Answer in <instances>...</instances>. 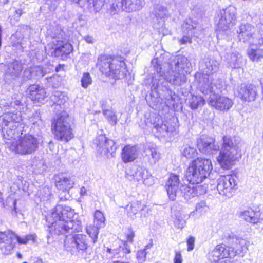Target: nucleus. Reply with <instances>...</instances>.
I'll use <instances>...</instances> for the list:
<instances>
[{
  "label": "nucleus",
  "instance_id": "obj_9",
  "mask_svg": "<svg viewBox=\"0 0 263 263\" xmlns=\"http://www.w3.org/2000/svg\"><path fill=\"white\" fill-rule=\"evenodd\" d=\"M3 120L4 124V126L2 127L3 138L7 140L15 139L23 127L21 111L11 110L4 115Z\"/></svg>",
  "mask_w": 263,
  "mask_h": 263
},
{
  "label": "nucleus",
  "instance_id": "obj_53",
  "mask_svg": "<svg viewBox=\"0 0 263 263\" xmlns=\"http://www.w3.org/2000/svg\"><path fill=\"white\" fill-rule=\"evenodd\" d=\"M252 41H250V42L253 44V46H261L263 44V37L261 35H256V37L252 36Z\"/></svg>",
  "mask_w": 263,
  "mask_h": 263
},
{
  "label": "nucleus",
  "instance_id": "obj_36",
  "mask_svg": "<svg viewBox=\"0 0 263 263\" xmlns=\"http://www.w3.org/2000/svg\"><path fill=\"white\" fill-rule=\"evenodd\" d=\"M209 210L210 206L206 201L201 200L196 203L195 211L191 212L188 217H189L193 215L195 212L199 213L200 215H202L209 212Z\"/></svg>",
  "mask_w": 263,
  "mask_h": 263
},
{
  "label": "nucleus",
  "instance_id": "obj_57",
  "mask_svg": "<svg viewBox=\"0 0 263 263\" xmlns=\"http://www.w3.org/2000/svg\"><path fill=\"white\" fill-rule=\"evenodd\" d=\"M132 241V237L130 235L128 236V241L124 242L122 248L125 253H129L130 252V246L128 245V242Z\"/></svg>",
  "mask_w": 263,
  "mask_h": 263
},
{
  "label": "nucleus",
  "instance_id": "obj_42",
  "mask_svg": "<svg viewBox=\"0 0 263 263\" xmlns=\"http://www.w3.org/2000/svg\"><path fill=\"white\" fill-rule=\"evenodd\" d=\"M105 218L103 213L99 210H96L94 214V224L99 228L105 226Z\"/></svg>",
  "mask_w": 263,
  "mask_h": 263
},
{
  "label": "nucleus",
  "instance_id": "obj_22",
  "mask_svg": "<svg viewBox=\"0 0 263 263\" xmlns=\"http://www.w3.org/2000/svg\"><path fill=\"white\" fill-rule=\"evenodd\" d=\"M179 184V176L175 174H171L165 185L167 195L170 200H175L177 196L179 195V191L178 190Z\"/></svg>",
  "mask_w": 263,
  "mask_h": 263
},
{
  "label": "nucleus",
  "instance_id": "obj_33",
  "mask_svg": "<svg viewBox=\"0 0 263 263\" xmlns=\"http://www.w3.org/2000/svg\"><path fill=\"white\" fill-rule=\"evenodd\" d=\"M248 55L253 62H259L263 58V49L252 46L248 49Z\"/></svg>",
  "mask_w": 263,
  "mask_h": 263
},
{
  "label": "nucleus",
  "instance_id": "obj_16",
  "mask_svg": "<svg viewBox=\"0 0 263 263\" xmlns=\"http://www.w3.org/2000/svg\"><path fill=\"white\" fill-rule=\"evenodd\" d=\"M73 51L72 45L68 43H65L63 40H57L52 43L50 55L52 57L64 59Z\"/></svg>",
  "mask_w": 263,
  "mask_h": 263
},
{
  "label": "nucleus",
  "instance_id": "obj_19",
  "mask_svg": "<svg viewBox=\"0 0 263 263\" xmlns=\"http://www.w3.org/2000/svg\"><path fill=\"white\" fill-rule=\"evenodd\" d=\"M55 185L57 189L64 193H67L74 185V179L66 174H58L54 176Z\"/></svg>",
  "mask_w": 263,
  "mask_h": 263
},
{
  "label": "nucleus",
  "instance_id": "obj_58",
  "mask_svg": "<svg viewBox=\"0 0 263 263\" xmlns=\"http://www.w3.org/2000/svg\"><path fill=\"white\" fill-rule=\"evenodd\" d=\"M120 7L117 4L113 3L110 6L108 11L111 15H115L117 14L120 10Z\"/></svg>",
  "mask_w": 263,
  "mask_h": 263
},
{
  "label": "nucleus",
  "instance_id": "obj_26",
  "mask_svg": "<svg viewBox=\"0 0 263 263\" xmlns=\"http://www.w3.org/2000/svg\"><path fill=\"white\" fill-rule=\"evenodd\" d=\"M78 4L80 7H84L95 12H99L104 5V0H70Z\"/></svg>",
  "mask_w": 263,
  "mask_h": 263
},
{
  "label": "nucleus",
  "instance_id": "obj_41",
  "mask_svg": "<svg viewBox=\"0 0 263 263\" xmlns=\"http://www.w3.org/2000/svg\"><path fill=\"white\" fill-rule=\"evenodd\" d=\"M49 34L51 37L55 39L54 41L55 42H56L57 40H63L64 39L65 32L60 27L56 26L53 28L51 31L49 32Z\"/></svg>",
  "mask_w": 263,
  "mask_h": 263
},
{
  "label": "nucleus",
  "instance_id": "obj_30",
  "mask_svg": "<svg viewBox=\"0 0 263 263\" xmlns=\"http://www.w3.org/2000/svg\"><path fill=\"white\" fill-rule=\"evenodd\" d=\"M224 57L227 59L229 66L232 68H239L242 64V57L236 53L229 54L226 53Z\"/></svg>",
  "mask_w": 263,
  "mask_h": 263
},
{
  "label": "nucleus",
  "instance_id": "obj_55",
  "mask_svg": "<svg viewBox=\"0 0 263 263\" xmlns=\"http://www.w3.org/2000/svg\"><path fill=\"white\" fill-rule=\"evenodd\" d=\"M144 5V0H133V10H139L143 7Z\"/></svg>",
  "mask_w": 263,
  "mask_h": 263
},
{
  "label": "nucleus",
  "instance_id": "obj_5",
  "mask_svg": "<svg viewBox=\"0 0 263 263\" xmlns=\"http://www.w3.org/2000/svg\"><path fill=\"white\" fill-rule=\"evenodd\" d=\"M217 161L221 167L226 170L231 168L236 160L241 156L239 141L235 137L224 136Z\"/></svg>",
  "mask_w": 263,
  "mask_h": 263
},
{
  "label": "nucleus",
  "instance_id": "obj_32",
  "mask_svg": "<svg viewBox=\"0 0 263 263\" xmlns=\"http://www.w3.org/2000/svg\"><path fill=\"white\" fill-rule=\"evenodd\" d=\"M154 127L160 135L164 136L166 134L171 133L175 130V126L164 122L154 123Z\"/></svg>",
  "mask_w": 263,
  "mask_h": 263
},
{
  "label": "nucleus",
  "instance_id": "obj_43",
  "mask_svg": "<svg viewBox=\"0 0 263 263\" xmlns=\"http://www.w3.org/2000/svg\"><path fill=\"white\" fill-rule=\"evenodd\" d=\"M121 157L124 163L132 161V146L130 145H126L123 148Z\"/></svg>",
  "mask_w": 263,
  "mask_h": 263
},
{
  "label": "nucleus",
  "instance_id": "obj_21",
  "mask_svg": "<svg viewBox=\"0 0 263 263\" xmlns=\"http://www.w3.org/2000/svg\"><path fill=\"white\" fill-rule=\"evenodd\" d=\"M219 65V62L214 57H207L200 62L199 68L204 74L208 76L217 72Z\"/></svg>",
  "mask_w": 263,
  "mask_h": 263
},
{
  "label": "nucleus",
  "instance_id": "obj_8",
  "mask_svg": "<svg viewBox=\"0 0 263 263\" xmlns=\"http://www.w3.org/2000/svg\"><path fill=\"white\" fill-rule=\"evenodd\" d=\"M51 130L54 138L58 140L68 142L74 137L69 116L66 111H62L54 117Z\"/></svg>",
  "mask_w": 263,
  "mask_h": 263
},
{
  "label": "nucleus",
  "instance_id": "obj_11",
  "mask_svg": "<svg viewBox=\"0 0 263 263\" xmlns=\"http://www.w3.org/2000/svg\"><path fill=\"white\" fill-rule=\"evenodd\" d=\"M236 8L231 6L220 11L216 17V20H218L217 30L219 33L218 35L221 31H227L232 26L236 18Z\"/></svg>",
  "mask_w": 263,
  "mask_h": 263
},
{
  "label": "nucleus",
  "instance_id": "obj_38",
  "mask_svg": "<svg viewBox=\"0 0 263 263\" xmlns=\"http://www.w3.org/2000/svg\"><path fill=\"white\" fill-rule=\"evenodd\" d=\"M190 105L192 109H196L198 107L205 104V99L201 96L193 95L189 100Z\"/></svg>",
  "mask_w": 263,
  "mask_h": 263
},
{
  "label": "nucleus",
  "instance_id": "obj_3",
  "mask_svg": "<svg viewBox=\"0 0 263 263\" xmlns=\"http://www.w3.org/2000/svg\"><path fill=\"white\" fill-rule=\"evenodd\" d=\"M225 88L224 82L220 79L210 81L208 78L203 77L198 84L199 91L205 97H208L207 101L209 105L222 111L229 110L233 105V102L230 98L218 93Z\"/></svg>",
  "mask_w": 263,
  "mask_h": 263
},
{
  "label": "nucleus",
  "instance_id": "obj_12",
  "mask_svg": "<svg viewBox=\"0 0 263 263\" xmlns=\"http://www.w3.org/2000/svg\"><path fill=\"white\" fill-rule=\"evenodd\" d=\"M236 177L232 175L222 176L218 179L217 189L219 193L228 198L237 188Z\"/></svg>",
  "mask_w": 263,
  "mask_h": 263
},
{
  "label": "nucleus",
  "instance_id": "obj_7",
  "mask_svg": "<svg viewBox=\"0 0 263 263\" xmlns=\"http://www.w3.org/2000/svg\"><path fill=\"white\" fill-rule=\"evenodd\" d=\"M125 64L117 58H112L106 55H101L98 58L97 66L100 71L107 76L115 79H121L126 77L127 70Z\"/></svg>",
  "mask_w": 263,
  "mask_h": 263
},
{
  "label": "nucleus",
  "instance_id": "obj_23",
  "mask_svg": "<svg viewBox=\"0 0 263 263\" xmlns=\"http://www.w3.org/2000/svg\"><path fill=\"white\" fill-rule=\"evenodd\" d=\"M133 177L137 181L143 180V183L148 186L153 184V179L148 171L142 166L134 165L133 167Z\"/></svg>",
  "mask_w": 263,
  "mask_h": 263
},
{
  "label": "nucleus",
  "instance_id": "obj_50",
  "mask_svg": "<svg viewBox=\"0 0 263 263\" xmlns=\"http://www.w3.org/2000/svg\"><path fill=\"white\" fill-rule=\"evenodd\" d=\"M152 245H147L144 250L139 251L137 253V259L139 263H142L145 260L146 252L145 250L151 247Z\"/></svg>",
  "mask_w": 263,
  "mask_h": 263
},
{
  "label": "nucleus",
  "instance_id": "obj_1",
  "mask_svg": "<svg viewBox=\"0 0 263 263\" xmlns=\"http://www.w3.org/2000/svg\"><path fill=\"white\" fill-rule=\"evenodd\" d=\"M151 64L156 73L152 78L151 92L146 97L147 103L156 110L174 105L178 96L168 88V83L175 86L183 85L191 63L185 56H172L167 60L164 54L156 53Z\"/></svg>",
  "mask_w": 263,
  "mask_h": 263
},
{
  "label": "nucleus",
  "instance_id": "obj_29",
  "mask_svg": "<svg viewBox=\"0 0 263 263\" xmlns=\"http://www.w3.org/2000/svg\"><path fill=\"white\" fill-rule=\"evenodd\" d=\"M144 156L147 158L148 162L152 165L155 164L160 158V154L157 152L155 147L150 143L146 144Z\"/></svg>",
  "mask_w": 263,
  "mask_h": 263
},
{
  "label": "nucleus",
  "instance_id": "obj_14",
  "mask_svg": "<svg viewBox=\"0 0 263 263\" xmlns=\"http://www.w3.org/2000/svg\"><path fill=\"white\" fill-rule=\"evenodd\" d=\"M197 146L200 152L209 155L219 149V146L215 144V138L206 136H202L197 140Z\"/></svg>",
  "mask_w": 263,
  "mask_h": 263
},
{
  "label": "nucleus",
  "instance_id": "obj_39",
  "mask_svg": "<svg viewBox=\"0 0 263 263\" xmlns=\"http://www.w3.org/2000/svg\"><path fill=\"white\" fill-rule=\"evenodd\" d=\"M175 217L174 220L175 227L177 229H182L186 224L185 219L186 215L177 211L175 212Z\"/></svg>",
  "mask_w": 263,
  "mask_h": 263
},
{
  "label": "nucleus",
  "instance_id": "obj_60",
  "mask_svg": "<svg viewBox=\"0 0 263 263\" xmlns=\"http://www.w3.org/2000/svg\"><path fill=\"white\" fill-rule=\"evenodd\" d=\"M59 198L60 201H66L70 198V196L69 195V191L67 193H64V192L61 191V193L59 195Z\"/></svg>",
  "mask_w": 263,
  "mask_h": 263
},
{
  "label": "nucleus",
  "instance_id": "obj_44",
  "mask_svg": "<svg viewBox=\"0 0 263 263\" xmlns=\"http://www.w3.org/2000/svg\"><path fill=\"white\" fill-rule=\"evenodd\" d=\"M32 72L34 74V79L42 77L50 72V70L47 67L36 66L32 67Z\"/></svg>",
  "mask_w": 263,
  "mask_h": 263
},
{
  "label": "nucleus",
  "instance_id": "obj_35",
  "mask_svg": "<svg viewBox=\"0 0 263 263\" xmlns=\"http://www.w3.org/2000/svg\"><path fill=\"white\" fill-rule=\"evenodd\" d=\"M198 24L196 21H193L190 18L186 19L183 23L182 26V32H189L191 34H194L195 30H197Z\"/></svg>",
  "mask_w": 263,
  "mask_h": 263
},
{
  "label": "nucleus",
  "instance_id": "obj_18",
  "mask_svg": "<svg viewBox=\"0 0 263 263\" xmlns=\"http://www.w3.org/2000/svg\"><path fill=\"white\" fill-rule=\"evenodd\" d=\"M237 96L242 100L247 102L254 101L257 96V87L251 84H241L237 89Z\"/></svg>",
  "mask_w": 263,
  "mask_h": 263
},
{
  "label": "nucleus",
  "instance_id": "obj_20",
  "mask_svg": "<svg viewBox=\"0 0 263 263\" xmlns=\"http://www.w3.org/2000/svg\"><path fill=\"white\" fill-rule=\"evenodd\" d=\"M207 187L205 186L196 185L192 187L182 184L180 186L179 194L186 201L192 198L206 193Z\"/></svg>",
  "mask_w": 263,
  "mask_h": 263
},
{
  "label": "nucleus",
  "instance_id": "obj_15",
  "mask_svg": "<svg viewBox=\"0 0 263 263\" xmlns=\"http://www.w3.org/2000/svg\"><path fill=\"white\" fill-rule=\"evenodd\" d=\"M16 234L11 231L0 232V250L6 255L10 254L15 246Z\"/></svg>",
  "mask_w": 263,
  "mask_h": 263
},
{
  "label": "nucleus",
  "instance_id": "obj_52",
  "mask_svg": "<svg viewBox=\"0 0 263 263\" xmlns=\"http://www.w3.org/2000/svg\"><path fill=\"white\" fill-rule=\"evenodd\" d=\"M132 0H121L122 9L127 12L132 11Z\"/></svg>",
  "mask_w": 263,
  "mask_h": 263
},
{
  "label": "nucleus",
  "instance_id": "obj_2",
  "mask_svg": "<svg viewBox=\"0 0 263 263\" xmlns=\"http://www.w3.org/2000/svg\"><path fill=\"white\" fill-rule=\"evenodd\" d=\"M74 215V211L70 206L58 204L52 210L51 216L47 218L49 223H51L47 229L51 236L71 233L66 236L64 248L72 254L80 250L86 251L88 248L86 235L73 234L78 231V226L72 219Z\"/></svg>",
  "mask_w": 263,
  "mask_h": 263
},
{
  "label": "nucleus",
  "instance_id": "obj_13",
  "mask_svg": "<svg viewBox=\"0 0 263 263\" xmlns=\"http://www.w3.org/2000/svg\"><path fill=\"white\" fill-rule=\"evenodd\" d=\"M94 143L97 146L98 152L107 157L109 155L112 156L117 149L114 141L108 139L104 135H98L95 140Z\"/></svg>",
  "mask_w": 263,
  "mask_h": 263
},
{
  "label": "nucleus",
  "instance_id": "obj_51",
  "mask_svg": "<svg viewBox=\"0 0 263 263\" xmlns=\"http://www.w3.org/2000/svg\"><path fill=\"white\" fill-rule=\"evenodd\" d=\"M183 36L179 40V43L180 45H185L187 43L191 44L192 43L191 37L193 34L189 33V32H182Z\"/></svg>",
  "mask_w": 263,
  "mask_h": 263
},
{
  "label": "nucleus",
  "instance_id": "obj_49",
  "mask_svg": "<svg viewBox=\"0 0 263 263\" xmlns=\"http://www.w3.org/2000/svg\"><path fill=\"white\" fill-rule=\"evenodd\" d=\"M36 236L35 234L27 235L24 237H20L16 234V240L20 244H26L28 241H34Z\"/></svg>",
  "mask_w": 263,
  "mask_h": 263
},
{
  "label": "nucleus",
  "instance_id": "obj_61",
  "mask_svg": "<svg viewBox=\"0 0 263 263\" xmlns=\"http://www.w3.org/2000/svg\"><path fill=\"white\" fill-rule=\"evenodd\" d=\"M174 263H182V256L180 251H175V256L174 258Z\"/></svg>",
  "mask_w": 263,
  "mask_h": 263
},
{
  "label": "nucleus",
  "instance_id": "obj_37",
  "mask_svg": "<svg viewBox=\"0 0 263 263\" xmlns=\"http://www.w3.org/2000/svg\"><path fill=\"white\" fill-rule=\"evenodd\" d=\"M33 172L36 174H41L45 171L47 169V166L43 159L34 158L32 160V164Z\"/></svg>",
  "mask_w": 263,
  "mask_h": 263
},
{
  "label": "nucleus",
  "instance_id": "obj_10",
  "mask_svg": "<svg viewBox=\"0 0 263 263\" xmlns=\"http://www.w3.org/2000/svg\"><path fill=\"white\" fill-rule=\"evenodd\" d=\"M7 143L11 151L15 154L25 155L31 154L37 149L39 140L32 135L26 134L18 140Z\"/></svg>",
  "mask_w": 263,
  "mask_h": 263
},
{
  "label": "nucleus",
  "instance_id": "obj_31",
  "mask_svg": "<svg viewBox=\"0 0 263 263\" xmlns=\"http://www.w3.org/2000/svg\"><path fill=\"white\" fill-rule=\"evenodd\" d=\"M29 120L32 124V128L34 130L36 129V132L37 133H39L44 126V122L41 119V115L40 111H35L29 118Z\"/></svg>",
  "mask_w": 263,
  "mask_h": 263
},
{
  "label": "nucleus",
  "instance_id": "obj_56",
  "mask_svg": "<svg viewBox=\"0 0 263 263\" xmlns=\"http://www.w3.org/2000/svg\"><path fill=\"white\" fill-rule=\"evenodd\" d=\"M24 12L23 9L18 8V9H15V11H14V15L12 16L13 18H11L10 19L11 23V24L13 23V19L16 22L18 21L20 17L21 16V15L23 14V13Z\"/></svg>",
  "mask_w": 263,
  "mask_h": 263
},
{
  "label": "nucleus",
  "instance_id": "obj_28",
  "mask_svg": "<svg viewBox=\"0 0 263 263\" xmlns=\"http://www.w3.org/2000/svg\"><path fill=\"white\" fill-rule=\"evenodd\" d=\"M32 100L43 103L46 98L45 90L39 85H33L28 88Z\"/></svg>",
  "mask_w": 263,
  "mask_h": 263
},
{
  "label": "nucleus",
  "instance_id": "obj_54",
  "mask_svg": "<svg viewBox=\"0 0 263 263\" xmlns=\"http://www.w3.org/2000/svg\"><path fill=\"white\" fill-rule=\"evenodd\" d=\"M32 67L26 69L23 72V79L25 80L34 79V74L32 72Z\"/></svg>",
  "mask_w": 263,
  "mask_h": 263
},
{
  "label": "nucleus",
  "instance_id": "obj_17",
  "mask_svg": "<svg viewBox=\"0 0 263 263\" xmlns=\"http://www.w3.org/2000/svg\"><path fill=\"white\" fill-rule=\"evenodd\" d=\"M5 67V79L9 82L20 78L23 69L21 61L16 60L8 63Z\"/></svg>",
  "mask_w": 263,
  "mask_h": 263
},
{
  "label": "nucleus",
  "instance_id": "obj_27",
  "mask_svg": "<svg viewBox=\"0 0 263 263\" xmlns=\"http://www.w3.org/2000/svg\"><path fill=\"white\" fill-rule=\"evenodd\" d=\"M254 28L250 24H241L237 30L240 41L246 42L251 41L254 35Z\"/></svg>",
  "mask_w": 263,
  "mask_h": 263
},
{
  "label": "nucleus",
  "instance_id": "obj_34",
  "mask_svg": "<svg viewBox=\"0 0 263 263\" xmlns=\"http://www.w3.org/2000/svg\"><path fill=\"white\" fill-rule=\"evenodd\" d=\"M51 100L57 106H61L67 102L68 97L65 92L55 91L51 96Z\"/></svg>",
  "mask_w": 263,
  "mask_h": 263
},
{
  "label": "nucleus",
  "instance_id": "obj_45",
  "mask_svg": "<svg viewBox=\"0 0 263 263\" xmlns=\"http://www.w3.org/2000/svg\"><path fill=\"white\" fill-rule=\"evenodd\" d=\"M100 228H99L95 224L94 226H89L87 228V233L92 239L93 243H95L97 241L98 235Z\"/></svg>",
  "mask_w": 263,
  "mask_h": 263
},
{
  "label": "nucleus",
  "instance_id": "obj_62",
  "mask_svg": "<svg viewBox=\"0 0 263 263\" xmlns=\"http://www.w3.org/2000/svg\"><path fill=\"white\" fill-rule=\"evenodd\" d=\"M194 238L193 237H190L187 241V243L188 245V251H191L194 249Z\"/></svg>",
  "mask_w": 263,
  "mask_h": 263
},
{
  "label": "nucleus",
  "instance_id": "obj_47",
  "mask_svg": "<svg viewBox=\"0 0 263 263\" xmlns=\"http://www.w3.org/2000/svg\"><path fill=\"white\" fill-rule=\"evenodd\" d=\"M182 155L187 159L195 157L197 155L196 149L193 147L186 145L182 152Z\"/></svg>",
  "mask_w": 263,
  "mask_h": 263
},
{
  "label": "nucleus",
  "instance_id": "obj_40",
  "mask_svg": "<svg viewBox=\"0 0 263 263\" xmlns=\"http://www.w3.org/2000/svg\"><path fill=\"white\" fill-rule=\"evenodd\" d=\"M146 147V144L141 143L133 146V161L136 158H141L142 156H144Z\"/></svg>",
  "mask_w": 263,
  "mask_h": 263
},
{
  "label": "nucleus",
  "instance_id": "obj_25",
  "mask_svg": "<svg viewBox=\"0 0 263 263\" xmlns=\"http://www.w3.org/2000/svg\"><path fill=\"white\" fill-rule=\"evenodd\" d=\"M30 32V28L28 25H22L17 29L16 32L11 37V41L13 46L22 44L24 39L28 38Z\"/></svg>",
  "mask_w": 263,
  "mask_h": 263
},
{
  "label": "nucleus",
  "instance_id": "obj_64",
  "mask_svg": "<svg viewBox=\"0 0 263 263\" xmlns=\"http://www.w3.org/2000/svg\"><path fill=\"white\" fill-rule=\"evenodd\" d=\"M114 113V112L110 110H103V114L104 116L108 119Z\"/></svg>",
  "mask_w": 263,
  "mask_h": 263
},
{
  "label": "nucleus",
  "instance_id": "obj_48",
  "mask_svg": "<svg viewBox=\"0 0 263 263\" xmlns=\"http://www.w3.org/2000/svg\"><path fill=\"white\" fill-rule=\"evenodd\" d=\"M81 86L84 88H87L92 84V80L89 73L84 72L81 79Z\"/></svg>",
  "mask_w": 263,
  "mask_h": 263
},
{
  "label": "nucleus",
  "instance_id": "obj_24",
  "mask_svg": "<svg viewBox=\"0 0 263 263\" xmlns=\"http://www.w3.org/2000/svg\"><path fill=\"white\" fill-rule=\"evenodd\" d=\"M238 217L246 222L255 224L259 221L260 216L259 211H255L252 208L240 210L237 212Z\"/></svg>",
  "mask_w": 263,
  "mask_h": 263
},
{
  "label": "nucleus",
  "instance_id": "obj_63",
  "mask_svg": "<svg viewBox=\"0 0 263 263\" xmlns=\"http://www.w3.org/2000/svg\"><path fill=\"white\" fill-rule=\"evenodd\" d=\"M109 123L112 125H115L117 123V117L114 112L112 115L108 119Z\"/></svg>",
  "mask_w": 263,
  "mask_h": 263
},
{
  "label": "nucleus",
  "instance_id": "obj_59",
  "mask_svg": "<svg viewBox=\"0 0 263 263\" xmlns=\"http://www.w3.org/2000/svg\"><path fill=\"white\" fill-rule=\"evenodd\" d=\"M22 106V103L20 100H15L14 101L11 103L10 107L13 109H16V110H20L21 109V106Z\"/></svg>",
  "mask_w": 263,
  "mask_h": 263
},
{
  "label": "nucleus",
  "instance_id": "obj_46",
  "mask_svg": "<svg viewBox=\"0 0 263 263\" xmlns=\"http://www.w3.org/2000/svg\"><path fill=\"white\" fill-rule=\"evenodd\" d=\"M155 13L156 17L161 19L167 17L168 14L167 8L161 5H157L155 7Z\"/></svg>",
  "mask_w": 263,
  "mask_h": 263
},
{
  "label": "nucleus",
  "instance_id": "obj_6",
  "mask_svg": "<svg viewBox=\"0 0 263 263\" xmlns=\"http://www.w3.org/2000/svg\"><path fill=\"white\" fill-rule=\"evenodd\" d=\"M212 170L210 160L198 158L193 160L189 166L185 177L190 183L198 184L209 176Z\"/></svg>",
  "mask_w": 263,
  "mask_h": 263
},
{
  "label": "nucleus",
  "instance_id": "obj_4",
  "mask_svg": "<svg viewBox=\"0 0 263 263\" xmlns=\"http://www.w3.org/2000/svg\"><path fill=\"white\" fill-rule=\"evenodd\" d=\"M223 239L231 246L223 244L217 245L209 254V259L212 263L218 262L221 258H233L237 255H242L241 254L247 249V241L232 232L226 233Z\"/></svg>",
  "mask_w": 263,
  "mask_h": 263
}]
</instances>
